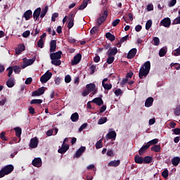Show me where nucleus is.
Instances as JSON below:
<instances>
[{
    "mask_svg": "<svg viewBox=\"0 0 180 180\" xmlns=\"http://www.w3.org/2000/svg\"><path fill=\"white\" fill-rule=\"evenodd\" d=\"M103 147V145H102V140H99L96 143V148L99 149L102 148Z\"/></svg>",
    "mask_w": 180,
    "mask_h": 180,
    "instance_id": "obj_48",
    "label": "nucleus"
},
{
    "mask_svg": "<svg viewBox=\"0 0 180 180\" xmlns=\"http://www.w3.org/2000/svg\"><path fill=\"white\" fill-rule=\"evenodd\" d=\"M75 13H77V11H75L74 13L70 12L69 13L68 20H74V18L75 17Z\"/></svg>",
    "mask_w": 180,
    "mask_h": 180,
    "instance_id": "obj_49",
    "label": "nucleus"
},
{
    "mask_svg": "<svg viewBox=\"0 0 180 180\" xmlns=\"http://www.w3.org/2000/svg\"><path fill=\"white\" fill-rule=\"evenodd\" d=\"M168 175H169V172H168V169H167L162 172V176H163V178H165V179L168 178Z\"/></svg>",
    "mask_w": 180,
    "mask_h": 180,
    "instance_id": "obj_51",
    "label": "nucleus"
},
{
    "mask_svg": "<svg viewBox=\"0 0 180 180\" xmlns=\"http://www.w3.org/2000/svg\"><path fill=\"white\" fill-rule=\"evenodd\" d=\"M68 150H70V145H67L63 142L61 148L58 149V153H59L60 154H65V153H67Z\"/></svg>",
    "mask_w": 180,
    "mask_h": 180,
    "instance_id": "obj_9",
    "label": "nucleus"
},
{
    "mask_svg": "<svg viewBox=\"0 0 180 180\" xmlns=\"http://www.w3.org/2000/svg\"><path fill=\"white\" fill-rule=\"evenodd\" d=\"M102 13H103L102 15H101L97 19V21H96L97 26H98V27H100L102 23H103V22H105V20H106V19L108 18V15H109V11L106 7H103Z\"/></svg>",
    "mask_w": 180,
    "mask_h": 180,
    "instance_id": "obj_2",
    "label": "nucleus"
},
{
    "mask_svg": "<svg viewBox=\"0 0 180 180\" xmlns=\"http://www.w3.org/2000/svg\"><path fill=\"white\" fill-rule=\"evenodd\" d=\"M91 102L93 103H96L98 106H102L103 105V100H102V97H97L94 98Z\"/></svg>",
    "mask_w": 180,
    "mask_h": 180,
    "instance_id": "obj_17",
    "label": "nucleus"
},
{
    "mask_svg": "<svg viewBox=\"0 0 180 180\" xmlns=\"http://www.w3.org/2000/svg\"><path fill=\"white\" fill-rule=\"evenodd\" d=\"M0 139H1V140L3 141H8V139H6V137L5 136V132H1L0 134Z\"/></svg>",
    "mask_w": 180,
    "mask_h": 180,
    "instance_id": "obj_61",
    "label": "nucleus"
},
{
    "mask_svg": "<svg viewBox=\"0 0 180 180\" xmlns=\"http://www.w3.org/2000/svg\"><path fill=\"white\" fill-rule=\"evenodd\" d=\"M70 119L72 122H78V119H79V115H78V112H75L72 114Z\"/></svg>",
    "mask_w": 180,
    "mask_h": 180,
    "instance_id": "obj_30",
    "label": "nucleus"
},
{
    "mask_svg": "<svg viewBox=\"0 0 180 180\" xmlns=\"http://www.w3.org/2000/svg\"><path fill=\"white\" fill-rule=\"evenodd\" d=\"M87 127H88V123H84L82 124L81 127L79 128V131H82V130H84V129H86Z\"/></svg>",
    "mask_w": 180,
    "mask_h": 180,
    "instance_id": "obj_57",
    "label": "nucleus"
},
{
    "mask_svg": "<svg viewBox=\"0 0 180 180\" xmlns=\"http://www.w3.org/2000/svg\"><path fill=\"white\" fill-rule=\"evenodd\" d=\"M49 11V6H45L44 8L42 9L41 13L40 14L41 19H43L46 16V14Z\"/></svg>",
    "mask_w": 180,
    "mask_h": 180,
    "instance_id": "obj_31",
    "label": "nucleus"
},
{
    "mask_svg": "<svg viewBox=\"0 0 180 180\" xmlns=\"http://www.w3.org/2000/svg\"><path fill=\"white\" fill-rule=\"evenodd\" d=\"M56 18H58V13H54L52 15V17H51L52 22H56Z\"/></svg>",
    "mask_w": 180,
    "mask_h": 180,
    "instance_id": "obj_62",
    "label": "nucleus"
},
{
    "mask_svg": "<svg viewBox=\"0 0 180 180\" xmlns=\"http://www.w3.org/2000/svg\"><path fill=\"white\" fill-rule=\"evenodd\" d=\"M73 27H74V20H68V28L70 30V29H72Z\"/></svg>",
    "mask_w": 180,
    "mask_h": 180,
    "instance_id": "obj_47",
    "label": "nucleus"
},
{
    "mask_svg": "<svg viewBox=\"0 0 180 180\" xmlns=\"http://www.w3.org/2000/svg\"><path fill=\"white\" fill-rule=\"evenodd\" d=\"M99 31V26H95L93 27L92 29L90 31L91 34H95V33H96V32Z\"/></svg>",
    "mask_w": 180,
    "mask_h": 180,
    "instance_id": "obj_40",
    "label": "nucleus"
},
{
    "mask_svg": "<svg viewBox=\"0 0 180 180\" xmlns=\"http://www.w3.org/2000/svg\"><path fill=\"white\" fill-rule=\"evenodd\" d=\"M41 103H43V100L41 99H33L30 101L31 105H40Z\"/></svg>",
    "mask_w": 180,
    "mask_h": 180,
    "instance_id": "obj_35",
    "label": "nucleus"
},
{
    "mask_svg": "<svg viewBox=\"0 0 180 180\" xmlns=\"http://www.w3.org/2000/svg\"><path fill=\"white\" fill-rule=\"evenodd\" d=\"M106 82H108V78H105V79H103L102 86L106 91H110V89H112V84H106V83H105Z\"/></svg>",
    "mask_w": 180,
    "mask_h": 180,
    "instance_id": "obj_14",
    "label": "nucleus"
},
{
    "mask_svg": "<svg viewBox=\"0 0 180 180\" xmlns=\"http://www.w3.org/2000/svg\"><path fill=\"white\" fill-rule=\"evenodd\" d=\"M38 47H39L40 49H43L44 46V42L43 41V39H39V40L38 41V44H37Z\"/></svg>",
    "mask_w": 180,
    "mask_h": 180,
    "instance_id": "obj_53",
    "label": "nucleus"
},
{
    "mask_svg": "<svg viewBox=\"0 0 180 180\" xmlns=\"http://www.w3.org/2000/svg\"><path fill=\"white\" fill-rule=\"evenodd\" d=\"M172 67H174L176 70H180V64L179 63H172Z\"/></svg>",
    "mask_w": 180,
    "mask_h": 180,
    "instance_id": "obj_64",
    "label": "nucleus"
},
{
    "mask_svg": "<svg viewBox=\"0 0 180 180\" xmlns=\"http://www.w3.org/2000/svg\"><path fill=\"white\" fill-rule=\"evenodd\" d=\"M46 89H47V88L42 86L41 88H39L37 90H38V92H39L40 95H43L46 91Z\"/></svg>",
    "mask_w": 180,
    "mask_h": 180,
    "instance_id": "obj_52",
    "label": "nucleus"
},
{
    "mask_svg": "<svg viewBox=\"0 0 180 180\" xmlns=\"http://www.w3.org/2000/svg\"><path fill=\"white\" fill-rule=\"evenodd\" d=\"M85 150H86V148L85 146H81L76 152L75 158H79L84 153H85Z\"/></svg>",
    "mask_w": 180,
    "mask_h": 180,
    "instance_id": "obj_11",
    "label": "nucleus"
},
{
    "mask_svg": "<svg viewBox=\"0 0 180 180\" xmlns=\"http://www.w3.org/2000/svg\"><path fill=\"white\" fill-rule=\"evenodd\" d=\"M107 54L110 56H116V54H117V48H114L108 50Z\"/></svg>",
    "mask_w": 180,
    "mask_h": 180,
    "instance_id": "obj_28",
    "label": "nucleus"
},
{
    "mask_svg": "<svg viewBox=\"0 0 180 180\" xmlns=\"http://www.w3.org/2000/svg\"><path fill=\"white\" fill-rule=\"evenodd\" d=\"M172 55L174 56L175 57H178V56H180V45L179 48L173 51Z\"/></svg>",
    "mask_w": 180,
    "mask_h": 180,
    "instance_id": "obj_41",
    "label": "nucleus"
},
{
    "mask_svg": "<svg viewBox=\"0 0 180 180\" xmlns=\"http://www.w3.org/2000/svg\"><path fill=\"white\" fill-rule=\"evenodd\" d=\"M136 54H137V49L133 48L127 53V58L131 60V58H134V57H136Z\"/></svg>",
    "mask_w": 180,
    "mask_h": 180,
    "instance_id": "obj_8",
    "label": "nucleus"
},
{
    "mask_svg": "<svg viewBox=\"0 0 180 180\" xmlns=\"http://www.w3.org/2000/svg\"><path fill=\"white\" fill-rule=\"evenodd\" d=\"M28 110H29L30 115H34V113H36L34 108H33L32 106L29 107Z\"/></svg>",
    "mask_w": 180,
    "mask_h": 180,
    "instance_id": "obj_60",
    "label": "nucleus"
},
{
    "mask_svg": "<svg viewBox=\"0 0 180 180\" xmlns=\"http://www.w3.org/2000/svg\"><path fill=\"white\" fill-rule=\"evenodd\" d=\"M180 162V158L179 157H174L172 159V164L174 165V167H178L179 165Z\"/></svg>",
    "mask_w": 180,
    "mask_h": 180,
    "instance_id": "obj_21",
    "label": "nucleus"
},
{
    "mask_svg": "<svg viewBox=\"0 0 180 180\" xmlns=\"http://www.w3.org/2000/svg\"><path fill=\"white\" fill-rule=\"evenodd\" d=\"M14 130L15 131L16 137L20 138V136H22V128L18 127L14 128Z\"/></svg>",
    "mask_w": 180,
    "mask_h": 180,
    "instance_id": "obj_32",
    "label": "nucleus"
},
{
    "mask_svg": "<svg viewBox=\"0 0 180 180\" xmlns=\"http://www.w3.org/2000/svg\"><path fill=\"white\" fill-rule=\"evenodd\" d=\"M153 46H160V38L158 37H153Z\"/></svg>",
    "mask_w": 180,
    "mask_h": 180,
    "instance_id": "obj_43",
    "label": "nucleus"
},
{
    "mask_svg": "<svg viewBox=\"0 0 180 180\" xmlns=\"http://www.w3.org/2000/svg\"><path fill=\"white\" fill-rule=\"evenodd\" d=\"M153 26V20H148L146 23V30H150V28Z\"/></svg>",
    "mask_w": 180,
    "mask_h": 180,
    "instance_id": "obj_39",
    "label": "nucleus"
},
{
    "mask_svg": "<svg viewBox=\"0 0 180 180\" xmlns=\"http://www.w3.org/2000/svg\"><path fill=\"white\" fill-rule=\"evenodd\" d=\"M32 10H27L24 13V18H25V20H29L30 18H32Z\"/></svg>",
    "mask_w": 180,
    "mask_h": 180,
    "instance_id": "obj_24",
    "label": "nucleus"
},
{
    "mask_svg": "<svg viewBox=\"0 0 180 180\" xmlns=\"http://www.w3.org/2000/svg\"><path fill=\"white\" fill-rule=\"evenodd\" d=\"M172 25H180V15L173 21Z\"/></svg>",
    "mask_w": 180,
    "mask_h": 180,
    "instance_id": "obj_59",
    "label": "nucleus"
},
{
    "mask_svg": "<svg viewBox=\"0 0 180 180\" xmlns=\"http://www.w3.org/2000/svg\"><path fill=\"white\" fill-rule=\"evenodd\" d=\"M56 49H57V41L51 40L50 42V53H54V51H56Z\"/></svg>",
    "mask_w": 180,
    "mask_h": 180,
    "instance_id": "obj_15",
    "label": "nucleus"
},
{
    "mask_svg": "<svg viewBox=\"0 0 180 180\" xmlns=\"http://www.w3.org/2000/svg\"><path fill=\"white\" fill-rule=\"evenodd\" d=\"M151 151L154 153H161V146L160 145H154L150 148Z\"/></svg>",
    "mask_w": 180,
    "mask_h": 180,
    "instance_id": "obj_25",
    "label": "nucleus"
},
{
    "mask_svg": "<svg viewBox=\"0 0 180 180\" xmlns=\"http://www.w3.org/2000/svg\"><path fill=\"white\" fill-rule=\"evenodd\" d=\"M40 13H41V8H37L33 13V18L34 20H38L40 18Z\"/></svg>",
    "mask_w": 180,
    "mask_h": 180,
    "instance_id": "obj_12",
    "label": "nucleus"
},
{
    "mask_svg": "<svg viewBox=\"0 0 180 180\" xmlns=\"http://www.w3.org/2000/svg\"><path fill=\"white\" fill-rule=\"evenodd\" d=\"M153 102H154V98H153V97H148L145 102L146 108H150L153 106Z\"/></svg>",
    "mask_w": 180,
    "mask_h": 180,
    "instance_id": "obj_19",
    "label": "nucleus"
},
{
    "mask_svg": "<svg viewBox=\"0 0 180 180\" xmlns=\"http://www.w3.org/2000/svg\"><path fill=\"white\" fill-rule=\"evenodd\" d=\"M148 148H150L148 144L146 143V145H143L139 150V155H144V154H146V152L147 151V150H148Z\"/></svg>",
    "mask_w": 180,
    "mask_h": 180,
    "instance_id": "obj_13",
    "label": "nucleus"
},
{
    "mask_svg": "<svg viewBox=\"0 0 180 180\" xmlns=\"http://www.w3.org/2000/svg\"><path fill=\"white\" fill-rule=\"evenodd\" d=\"M105 37L106 39H108L110 41H115V40H116V37H115V35L112 34L110 32L105 33Z\"/></svg>",
    "mask_w": 180,
    "mask_h": 180,
    "instance_id": "obj_26",
    "label": "nucleus"
},
{
    "mask_svg": "<svg viewBox=\"0 0 180 180\" xmlns=\"http://www.w3.org/2000/svg\"><path fill=\"white\" fill-rule=\"evenodd\" d=\"M167 54V51H165V49L162 48L159 51V56L160 57H164Z\"/></svg>",
    "mask_w": 180,
    "mask_h": 180,
    "instance_id": "obj_46",
    "label": "nucleus"
},
{
    "mask_svg": "<svg viewBox=\"0 0 180 180\" xmlns=\"http://www.w3.org/2000/svg\"><path fill=\"white\" fill-rule=\"evenodd\" d=\"M115 61V56H108L107 58V64H112Z\"/></svg>",
    "mask_w": 180,
    "mask_h": 180,
    "instance_id": "obj_45",
    "label": "nucleus"
},
{
    "mask_svg": "<svg viewBox=\"0 0 180 180\" xmlns=\"http://www.w3.org/2000/svg\"><path fill=\"white\" fill-rule=\"evenodd\" d=\"M118 23H120V20L116 19L112 22V26H113V27H116V26H117Z\"/></svg>",
    "mask_w": 180,
    "mask_h": 180,
    "instance_id": "obj_58",
    "label": "nucleus"
},
{
    "mask_svg": "<svg viewBox=\"0 0 180 180\" xmlns=\"http://www.w3.org/2000/svg\"><path fill=\"white\" fill-rule=\"evenodd\" d=\"M6 85L8 88H13L15 86V77H9L6 82Z\"/></svg>",
    "mask_w": 180,
    "mask_h": 180,
    "instance_id": "obj_18",
    "label": "nucleus"
},
{
    "mask_svg": "<svg viewBox=\"0 0 180 180\" xmlns=\"http://www.w3.org/2000/svg\"><path fill=\"white\" fill-rule=\"evenodd\" d=\"M14 169L15 167L12 165H8L4 167H2L0 170V178H4L5 175H9V174H11Z\"/></svg>",
    "mask_w": 180,
    "mask_h": 180,
    "instance_id": "obj_3",
    "label": "nucleus"
},
{
    "mask_svg": "<svg viewBox=\"0 0 180 180\" xmlns=\"http://www.w3.org/2000/svg\"><path fill=\"white\" fill-rule=\"evenodd\" d=\"M106 136L109 139H116V131H110L109 133L107 134Z\"/></svg>",
    "mask_w": 180,
    "mask_h": 180,
    "instance_id": "obj_33",
    "label": "nucleus"
},
{
    "mask_svg": "<svg viewBox=\"0 0 180 180\" xmlns=\"http://www.w3.org/2000/svg\"><path fill=\"white\" fill-rule=\"evenodd\" d=\"M13 70L15 74H19L20 72V66L15 65L13 67Z\"/></svg>",
    "mask_w": 180,
    "mask_h": 180,
    "instance_id": "obj_44",
    "label": "nucleus"
},
{
    "mask_svg": "<svg viewBox=\"0 0 180 180\" xmlns=\"http://www.w3.org/2000/svg\"><path fill=\"white\" fill-rule=\"evenodd\" d=\"M82 58V55H81V53H77V55H75L74 56L73 60H72L71 64L72 65H77L79 64Z\"/></svg>",
    "mask_w": 180,
    "mask_h": 180,
    "instance_id": "obj_6",
    "label": "nucleus"
},
{
    "mask_svg": "<svg viewBox=\"0 0 180 180\" xmlns=\"http://www.w3.org/2000/svg\"><path fill=\"white\" fill-rule=\"evenodd\" d=\"M37 146H39V139L36 137L31 139L30 143V148H37Z\"/></svg>",
    "mask_w": 180,
    "mask_h": 180,
    "instance_id": "obj_10",
    "label": "nucleus"
},
{
    "mask_svg": "<svg viewBox=\"0 0 180 180\" xmlns=\"http://www.w3.org/2000/svg\"><path fill=\"white\" fill-rule=\"evenodd\" d=\"M106 122H108V117H101L98 120V124H104V123H106Z\"/></svg>",
    "mask_w": 180,
    "mask_h": 180,
    "instance_id": "obj_37",
    "label": "nucleus"
},
{
    "mask_svg": "<svg viewBox=\"0 0 180 180\" xmlns=\"http://www.w3.org/2000/svg\"><path fill=\"white\" fill-rule=\"evenodd\" d=\"M7 70H8V73L7 75L9 78H11V75H12V74L13 72V68L12 67H9V68H8Z\"/></svg>",
    "mask_w": 180,
    "mask_h": 180,
    "instance_id": "obj_56",
    "label": "nucleus"
},
{
    "mask_svg": "<svg viewBox=\"0 0 180 180\" xmlns=\"http://www.w3.org/2000/svg\"><path fill=\"white\" fill-rule=\"evenodd\" d=\"M151 162H153V157L145 156L143 158V164H151Z\"/></svg>",
    "mask_w": 180,
    "mask_h": 180,
    "instance_id": "obj_29",
    "label": "nucleus"
},
{
    "mask_svg": "<svg viewBox=\"0 0 180 180\" xmlns=\"http://www.w3.org/2000/svg\"><path fill=\"white\" fill-rule=\"evenodd\" d=\"M53 77V73H51L49 70H47L46 72L43 75L41 78L40 81L41 84H46L49 79Z\"/></svg>",
    "mask_w": 180,
    "mask_h": 180,
    "instance_id": "obj_4",
    "label": "nucleus"
},
{
    "mask_svg": "<svg viewBox=\"0 0 180 180\" xmlns=\"http://www.w3.org/2000/svg\"><path fill=\"white\" fill-rule=\"evenodd\" d=\"M160 25L164 26V27H169L171 26V18H165L160 21Z\"/></svg>",
    "mask_w": 180,
    "mask_h": 180,
    "instance_id": "obj_7",
    "label": "nucleus"
},
{
    "mask_svg": "<svg viewBox=\"0 0 180 180\" xmlns=\"http://www.w3.org/2000/svg\"><path fill=\"white\" fill-rule=\"evenodd\" d=\"M172 131L174 134L178 136V134H180V128H175V129H172Z\"/></svg>",
    "mask_w": 180,
    "mask_h": 180,
    "instance_id": "obj_63",
    "label": "nucleus"
},
{
    "mask_svg": "<svg viewBox=\"0 0 180 180\" xmlns=\"http://www.w3.org/2000/svg\"><path fill=\"white\" fill-rule=\"evenodd\" d=\"M150 70H151V63L149 60L146 61L140 68L139 77L140 79H143V78H146L148 74L150 73Z\"/></svg>",
    "mask_w": 180,
    "mask_h": 180,
    "instance_id": "obj_1",
    "label": "nucleus"
},
{
    "mask_svg": "<svg viewBox=\"0 0 180 180\" xmlns=\"http://www.w3.org/2000/svg\"><path fill=\"white\" fill-rule=\"evenodd\" d=\"M134 161L136 164H143V158L139 155H136L134 158Z\"/></svg>",
    "mask_w": 180,
    "mask_h": 180,
    "instance_id": "obj_23",
    "label": "nucleus"
},
{
    "mask_svg": "<svg viewBox=\"0 0 180 180\" xmlns=\"http://www.w3.org/2000/svg\"><path fill=\"white\" fill-rule=\"evenodd\" d=\"M25 47L24 44H20L18 48L15 49L16 54H20L22 51H25Z\"/></svg>",
    "mask_w": 180,
    "mask_h": 180,
    "instance_id": "obj_27",
    "label": "nucleus"
},
{
    "mask_svg": "<svg viewBox=\"0 0 180 180\" xmlns=\"http://www.w3.org/2000/svg\"><path fill=\"white\" fill-rule=\"evenodd\" d=\"M51 63L53 65H56V67L61 65V60L60 59L51 60Z\"/></svg>",
    "mask_w": 180,
    "mask_h": 180,
    "instance_id": "obj_36",
    "label": "nucleus"
},
{
    "mask_svg": "<svg viewBox=\"0 0 180 180\" xmlns=\"http://www.w3.org/2000/svg\"><path fill=\"white\" fill-rule=\"evenodd\" d=\"M114 94L116 96H122L123 95V91L120 89H117L114 91Z\"/></svg>",
    "mask_w": 180,
    "mask_h": 180,
    "instance_id": "obj_42",
    "label": "nucleus"
},
{
    "mask_svg": "<svg viewBox=\"0 0 180 180\" xmlns=\"http://www.w3.org/2000/svg\"><path fill=\"white\" fill-rule=\"evenodd\" d=\"M86 88L89 92H92L96 89V85L94 83H90L86 85Z\"/></svg>",
    "mask_w": 180,
    "mask_h": 180,
    "instance_id": "obj_20",
    "label": "nucleus"
},
{
    "mask_svg": "<svg viewBox=\"0 0 180 180\" xmlns=\"http://www.w3.org/2000/svg\"><path fill=\"white\" fill-rule=\"evenodd\" d=\"M147 144L149 145V147H151V146H156V144H158V139L149 141Z\"/></svg>",
    "mask_w": 180,
    "mask_h": 180,
    "instance_id": "obj_34",
    "label": "nucleus"
},
{
    "mask_svg": "<svg viewBox=\"0 0 180 180\" xmlns=\"http://www.w3.org/2000/svg\"><path fill=\"white\" fill-rule=\"evenodd\" d=\"M120 165V160H112L110 162L108 167H119Z\"/></svg>",
    "mask_w": 180,
    "mask_h": 180,
    "instance_id": "obj_22",
    "label": "nucleus"
},
{
    "mask_svg": "<svg viewBox=\"0 0 180 180\" xmlns=\"http://www.w3.org/2000/svg\"><path fill=\"white\" fill-rule=\"evenodd\" d=\"M65 82H66V84H70V82H71V76L70 75L65 77Z\"/></svg>",
    "mask_w": 180,
    "mask_h": 180,
    "instance_id": "obj_54",
    "label": "nucleus"
},
{
    "mask_svg": "<svg viewBox=\"0 0 180 180\" xmlns=\"http://www.w3.org/2000/svg\"><path fill=\"white\" fill-rule=\"evenodd\" d=\"M34 61H36V58L28 59L25 63H27V65H32Z\"/></svg>",
    "mask_w": 180,
    "mask_h": 180,
    "instance_id": "obj_55",
    "label": "nucleus"
},
{
    "mask_svg": "<svg viewBox=\"0 0 180 180\" xmlns=\"http://www.w3.org/2000/svg\"><path fill=\"white\" fill-rule=\"evenodd\" d=\"M174 115L176 116H180V105H177L174 109Z\"/></svg>",
    "mask_w": 180,
    "mask_h": 180,
    "instance_id": "obj_50",
    "label": "nucleus"
},
{
    "mask_svg": "<svg viewBox=\"0 0 180 180\" xmlns=\"http://www.w3.org/2000/svg\"><path fill=\"white\" fill-rule=\"evenodd\" d=\"M32 165L34 167H41V158H36L32 160Z\"/></svg>",
    "mask_w": 180,
    "mask_h": 180,
    "instance_id": "obj_16",
    "label": "nucleus"
},
{
    "mask_svg": "<svg viewBox=\"0 0 180 180\" xmlns=\"http://www.w3.org/2000/svg\"><path fill=\"white\" fill-rule=\"evenodd\" d=\"M129 39V35H126L122 37L117 44V46H120L122 44L124 43V41H127Z\"/></svg>",
    "mask_w": 180,
    "mask_h": 180,
    "instance_id": "obj_38",
    "label": "nucleus"
},
{
    "mask_svg": "<svg viewBox=\"0 0 180 180\" xmlns=\"http://www.w3.org/2000/svg\"><path fill=\"white\" fill-rule=\"evenodd\" d=\"M63 55V52L61 51H58L55 53H52L50 54L51 60H60L61 58V56Z\"/></svg>",
    "mask_w": 180,
    "mask_h": 180,
    "instance_id": "obj_5",
    "label": "nucleus"
}]
</instances>
